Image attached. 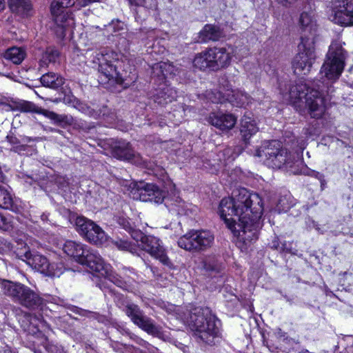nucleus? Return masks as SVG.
Segmentation results:
<instances>
[{
    "label": "nucleus",
    "instance_id": "obj_1",
    "mask_svg": "<svg viewBox=\"0 0 353 353\" xmlns=\"http://www.w3.org/2000/svg\"><path fill=\"white\" fill-rule=\"evenodd\" d=\"M347 57L346 51L339 41L331 43L327 52L326 59L321 67L320 74L322 81L319 80L314 86L310 87L303 81L299 80L295 84L287 85L279 83V90L283 96H288L295 109L301 114H309L312 118L319 119L325 112V99L324 92L327 94L334 91L332 83L341 76Z\"/></svg>",
    "mask_w": 353,
    "mask_h": 353
},
{
    "label": "nucleus",
    "instance_id": "obj_2",
    "mask_svg": "<svg viewBox=\"0 0 353 353\" xmlns=\"http://www.w3.org/2000/svg\"><path fill=\"white\" fill-rule=\"evenodd\" d=\"M263 212L261 197L244 188L234 190L231 197L223 198L219 207L221 218L236 237L241 250H246L258 239Z\"/></svg>",
    "mask_w": 353,
    "mask_h": 353
},
{
    "label": "nucleus",
    "instance_id": "obj_3",
    "mask_svg": "<svg viewBox=\"0 0 353 353\" xmlns=\"http://www.w3.org/2000/svg\"><path fill=\"white\" fill-rule=\"evenodd\" d=\"M188 326L199 342L212 345L219 332V321L208 307L192 308L187 319Z\"/></svg>",
    "mask_w": 353,
    "mask_h": 353
},
{
    "label": "nucleus",
    "instance_id": "obj_4",
    "mask_svg": "<svg viewBox=\"0 0 353 353\" xmlns=\"http://www.w3.org/2000/svg\"><path fill=\"white\" fill-rule=\"evenodd\" d=\"M118 61V54L111 50L101 49L94 52L92 63L97 65V70L100 74L99 81L101 84L116 83L124 88L130 85V82L127 81L117 70L116 63Z\"/></svg>",
    "mask_w": 353,
    "mask_h": 353
},
{
    "label": "nucleus",
    "instance_id": "obj_5",
    "mask_svg": "<svg viewBox=\"0 0 353 353\" xmlns=\"http://www.w3.org/2000/svg\"><path fill=\"white\" fill-rule=\"evenodd\" d=\"M118 307L129 317L131 321L148 334L166 340L168 336L162 327L157 325L150 317L146 316L140 307L123 296H116Z\"/></svg>",
    "mask_w": 353,
    "mask_h": 353
},
{
    "label": "nucleus",
    "instance_id": "obj_6",
    "mask_svg": "<svg viewBox=\"0 0 353 353\" xmlns=\"http://www.w3.org/2000/svg\"><path fill=\"white\" fill-rule=\"evenodd\" d=\"M254 155L272 169L288 168L292 166L291 156L277 140L264 141L256 150Z\"/></svg>",
    "mask_w": 353,
    "mask_h": 353
},
{
    "label": "nucleus",
    "instance_id": "obj_7",
    "mask_svg": "<svg viewBox=\"0 0 353 353\" xmlns=\"http://www.w3.org/2000/svg\"><path fill=\"white\" fill-rule=\"evenodd\" d=\"M1 286L5 295L23 307L30 310H37L43 305V299L24 284L6 280L1 283Z\"/></svg>",
    "mask_w": 353,
    "mask_h": 353
},
{
    "label": "nucleus",
    "instance_id": "obj_8",
    "mask_svg": "<svg viewBox=\"0 0 353 353\" xmlns=\"http://www.w3.org/2000/svg\"><path fill=\"white\" fill-rule=\"evenodd\" d=\"M214 236L208 230H191L177 241L181 248L192 252L205 251L212 247Z\"/></svg>",
    "mask_w": 353,
    "mask_h": 353
},
{
    "label": "nucleus",
    "instance_id": "obj_9",
    "mask_svg": "<svg viewBox=\"0 0 353 353\" xmlns=\"http://www.w3.org/2000/svg\"><path fill=\"white\" fill-rule=\"evenodd\" d=\"M132 239L137 243V247L148 252L152 256L158 259L163 265L172 268L173 264L167 255L162 241L152 235H145L141 231H134Z\"/></svg>",
    "mask_w": 353,
    "mask_h": 353
},
{
    "label": "nucleus",
    "instance_id": "obj_10",
    "mask_svg": "<svg viewBox=\"0 0 353 353\" xmlns=\"http://www.w3.org/2000/svg\"><path fill=\"white\" fill-rule=\"evenodd\" d=\"M76 9L75 0H54L50 4V12L55 23L61 29L60 37L65 36V30L74 25L72 12Z\"/></svg>",
    "mask_w": 353,
    "mask_h": 353
},
{
    "label": "nucleus",
    "instance_id": "obj_11",
    "mask_svg": "<svg viewBox=\"0 0 353 353\" xmlns=\"http://www.w3.org/2000/svg\"><path fill=\"white\" fill-rule=\"evenodd\" d=\"M298 48L299 52L292 62L294 72L298 75L307 74L310 71L316 58L314 42L312 39L305 40L302 37Z\"/></svg>",
    "mask_w": 353,
    "mask_h": 353
},
{
    "label": "nucleus",
    "instance_id": "obj_12",
    "mask_svg": "<svg viewBox=\"0 0 353 353\" xmlns=\"http://www.w3.org/2000/svg\"><path fill=\"white\" fill-rule=\"evenodd\" d=\"M75 225L79 234L90 243L102 245L107 241V235L102 228L84 216L77 217Z\"/></svg>",
    "mask_w": 353,
    "mask_h": 353
},
{
    "label": "nucleus",
    "instance_id": "obj_13",
    "mask_svg": "<svg viewBox=\"0 0 353 353\" xmlns=\"http://www.w3.org/2000/svg\"><path fill=\"white\" fill-rule=\"evenodd\" d=\"M79 263L87 266L92 271L101 275H107L110 265L106 263L99 253L92 248H87Z\"/></svg>",
    "mask_w": 353,
    "mask_h": 353
},
{
    "label": "nucleus",
    "instance_id": "obj_14",
    "mask_svg": "<svg viewBox=\"0 0 353 353\" xmlns=\"http://www.w3.org/2000/svg\"><path fill=\"white\" fill-rule=\"evenodd\" d=\"M139 199L144 202H154L159 204L164 201L165 193L153 183L141 182L137 188Z\"/></svg>",
    "mask_w": 353,
    "mask_h": 353
},
{
    "label": "nucleus",
    "instance_id": "obj_15",
    "mask_svg": "<svg viewBox=\"0 0 353 353\" xmlns=\"http://www.w3.org/2000/svg\"><path fill=\"white\" fill-rule=\"evenodd\" d=\"M112 156L117 159L131 161L139 165L145 164L139 154L136 153L129 142L119 141L112 148Z\"/></svg>",
    "mask_w": 353,
    "mask_h": 353
},
{
    "label": "nucleus",
    "instance_id": "obj_16",
    "mask_svg": "<svg viewBox=\"0 0 353 353\" xmlns=\"http://www.w3.org/2000/svg\"><path fill=\"white\" fill-rule=\"evenodd\" d=\"M24 248V252L20 250L17 252V256L19 259L26 261L32 269L44 274L48 261L47 258L37 252L32 253L26 246Z\"/></svg>",
    "mask_w": 353,
    "mask_h": 353
},
{
    "label": "nucleus",
    "instance_id": "obj_17",
    "mask_svg": "<svg viewBox=\"0 0 353 353\" xmlns=\"http://www.w3.org/2000/svg\"><path fill=\"white\" fill-rule=\"evenodd\" d=\"M208 57L211 59V71H217L229 65L232 57L225 48H208Z\"/></svg>",
    "mask_w": 353,
    "mask_h": 353
},
{
    "label": "nucleus",
    "instance_id": "obj_18",
    "mask_svg": "<svg viewBox=\"0 0 353 353\" xmlns=\"http://www.w3.org/2000/svg\"><path fill=\"white\" fill-rule=\"evenodd\" d=\"M332 21L341 26H353V0H343L339 8L331 15Z\"/></svg>",
    "mask_w": 353,
    "mask_h": 353
},
{
    "label": "nucleus",
    "instance_id": "obj_19",
    "mask_svg": "<svg viewBox=\"0 0 353 353\" xmlns=\"http://www.w3.org/2000/svg\"><path fill=\"white\" fill-rule=\"evenodd\" d=\"M208 122L217 129L225 131L229 130L234 126L236 119L232 114L212 112L209 115Z\"/></svg>",
    "mask_w": 353,
    "mask_h": 353
},
{
    "label": "nucleus",
    "instance_id": "obj_20",
    "mask_svg": "<svg viewBox=\"0 0 353 353\" xmlns=\"http://www.w3.org/2000/svg\"><path fill=\"white\" fill-rule=\"evenodd\" d=\"M299 25L302 32V37L306 39H311L309 37L312 36L316 31V23L313 19L312 12H303L301 14Z\"/></svg>",
    "mask_w": 353,
    "mask_h": 353
},
{
    "label": "nucleus",
    "instance_id": "obj_21",
    "mask_svg": "<svg viewBox=\"0 0 353 353\" xmlns=\"http://www.w3.org/2000/svg\"><path fill=\"white\" fill-rule=\"evenodd\" d=\"M61 246L62 250L65 254L74 258L78 263L80 261V258L83 256V254L88 248L87 245H83L81 243L71 240L65 241L61 245Z\"/></svg>",
    "mask_w": 353,
    "mask_h": 353
},
{
    "label": "nucleus",
    "instance_id": "obj_22",
    "mask_svg": "<svg viewBox=\"0 0 353 353\" xmlns=\"http://www.w3.org/2000/svg\"><path fill=\"white\" fill-rule=\"evenodd\" d=\"M124 277H121V276L112 273L111 272V267L110 266V270L108 271L107 275H101V276L107 278L110 282L113 283L115 285L123 288V289H127L128 286L132 285V282L134 281V279L130 277L128 272H129L130 274H134V271L133 269H130L128 268H124Z\"/></svg>",
    "mask_w": 353,
    "mask_h": 353
},
{
    "label": "nucleus",
    "instance_id": "obj_23",
    "mask_svg": "<svg viewBox=\"0 0 353 353\" xmlns=\"http://www.w3.org/2000/svg\"><path fill=\"white\" fill-rule=\"evenodd\" d=\"M221 29L215 25L206 24L199 33V41L208 43L210 41H216L223 37Z\"/></svg>",
    "mask_w": 353,
    "mask_h": 353
},
{
    "label": "nucleus",
    "instance_id": "obj_24",
    "mask_svg": "<svg viewBox=\"0 0 353 353\" xmlns=\"http://www.w3.org/2000/svg\"><path fill=\"white\" fill-rule=\"evenodd\" d=\"M6 140L12 145L11 151L23 154L28 148L27 143L36 140V139L26 136H20V138H18L10 132L6 136Z\"/></svg>",
    "mask_w": 353,
    "mask_h": 353
},
{
    "label": "nucleus",
    "instance_id": "obj_25",
    "mask_svg": "<svg viewBox=\"0 0 353 353\" xmlns=\"http://www.w3.org/2000/svg\"><path fill=\"white\" fill-rule=\"evenodd\" d=\"M41 84L55 90H63L65 79L60 74L54 72H48L43 74L40 78Z\"/></svg>",
    "mask_w": 353,
    "mask_h": 353
},
{
    "label": "nucleus",
    "instance_id": "obj_26",
    "mask_svg": "<svg viewBox=\"0 0 353 353\" xmlns=\"http://www.w3.org/2000/svg\"><path fill=\"white\" fill-rule=\"evenodd\" d=\"M259 130L254 120L252 118L244 116L241 120L240 133L242 139L245 145L249 143V140L252 135Z\"/></svg>",
    "mask_w": 353,
    "mask_h": 353
},
{
    "label": "nucleus",
    "instance_id": "obj_27",
    "mask_svg": "<svg viewBox=\"0 0 353 353\" xmlns=\"http://www.w3.org/2000/svg\"><path fill=\"white\" fill-rule=\"evenodd\" d=\"M177 96V91L174 88L163 85L154 96V101L161 105H164L175 100Z\"/></svg>",
    "mask_w": 353,
    "mask_h": 353
},
{
    "label": "nucleus",
    "instance_id": "obj_28",
    "mask_svg": "<svg viewBox=\"0 0 353 353\" xmlns=\"http://www.w3.org/2000/svg\"><path fill=\"white\" fill-rule=\"evenodd\" d=\"M226 99L233 106L245 107L250 103L251 98L247 93L239 90H231L225 94Z\"/></svg>",
    "mask_w": 353,
    "mask_h": 353
},
{
    "label": "nucleus",
    "instance_id": "obj_29",
    "mask_svg": "<svg viewBox=\"0 0 353 353\" xmlns=\"http://www.w3.org/2000/svg\"><path fill=\"white\" fill-rule=\"evenodd\" d=\"M8 7L12 13L21 17H26L32 10L30 0H8Z\"/></svg>",
    "mask_w": 353,
    "mask_h": 353
},
{
    "label": "nucleus",
    "instance_id": "obj_30",
    "mask_svg": "<svg viewBox=\"0 0 353 353\" xmlns=\"http://www.w3.org/2000/svg\"><path fill=\"white\" fill-rule=\"evenodd\" d=\"M0 208L10 210L14 212H19L21 209L10 192L1 185H0Z\"/></svg>",
    "mask_w": 353,
    "mask_h": 353
},
{
    "label": "nucleus",
    "instance_id": "obj_31",
    "mask_svg": "<svg viewBox=\"0 0 353 353\" xmlns=\"http://www.w3.org/2000/svg\"><path fill=\"white\" fill-rule=\"evenodd\" d=\"M203 269L209 274L213 275L222 272L224 264L222 261L216 256H207L203 262Z\"/></svg>",
    "mask_w": 353,
    "mask_h": 353
},
{
    "label": "nucleus",
    "instance_id": "obj_32",
    "mask_svg": "<svg viewBox=\"0 0 353 353\" xmlns=\"http://www.w3.org/2000/svg\"><path fill=\"white\" fill-rule=\"evenodd\" d=\"M165 205L169 211L176 212L177 214L183 215L187 214V205L179 196L174 198H165Z\"/></svg>",
    "mask_w": 353,
    "mask_h": 353
},
{
    "label": "nucleus",
    "instance_id": "obj_33",
    "mask_svg": "<svg viewBox=\"0 0 353 353\" xmlns=\"http://www.w3.org/2000/svg\"><path fill=\"white\" fill-rule=\"evenodd\" d=\"M26 56V50L21 47H12L8 48L4 54V57L14 64H20Z\"/></svg>",
    "mask_w": 353,
    "mask_h": 353
},
{
    "label": "nucleus",
    "instance_id": "obj_34",
    "mask_svg": "<svg viewBox=\"0 0 353 353\" xmlns=\"http://www.w3.org/2000/svg\"><path fill=\"white\" fill-rule=\"evenodd\" d=\"M193 66L200 70H211V59L208 57V48L195 55Z\"/></svg>",
    "mask_w": 353,
    "mask_h": 353
},
{
    "label": "nucleus",
    "instance_id": "obj_35",
    "mask_svg": "<svg viewBox=\"0 0 353 353\" xmlns=\"http://www.w3.org/2000/svg\"><path fill=\"white\" fill-rule=\"evenodd\" d=\"M112 243L121 250L128 251L133 254L140 256V250L137 245L126 239H117L112 241Z\"/></svg>",
    "mask_w": 353,
    "mask_h": 353
},
{
    "label": "nucleus",
    "instance_id": "obj_36",
    "mask_svg": "<svg viewBox=\"0 0 353 353\" xmlns=\"http://www.w3.org/2000/svg\"><path fill=\"white\" fill-rule=\"evenodd\" d=\"M59 55V53L55 48H47L40 59L39 65L41 67H48L49 63H54L57 61Z\"/></svg>",
    "mask_w": 353,
    "mask_h": 353
},
{
    "label": "nucleus",
    "instance_id": "obj_37",
    "mask_svg": "<svg viewBox=\"0 0 353 353\" xmlns=\"http://www.w3.org/2000/svg\"><path fill=\"white\" fill-rule=\"evenodd\" d=\"M89 113H90L91 117L94 119L103 118L108 122L113 121L116 117L114 112L106 105L102 106L101 108L97 110H90Z\"/></svg>",
    "mask_w": 353,
    "mask_h": 353
},
{
    "label": "nucleus",
    "instance_id": "obj_38",
    "mask_svg": "<svg viewBox=\"0 0 353 353\" xmlns=\"http://www.w3.org/2000/svg\"><path fill=\"white\" fill-rule=\"evenodd\" d=\"M46 266L43 274L50 277H59L65 271V267L61 263H49L48 261Z\"/></svg>",
    "mask_w": 353,
    "mask_h": 353
},
{
    "label": "nucleus",
    "instance_id": "obj_39",
    "mask_svg": "<svg viewBox=\"0 0 353 353\" xmlns=\"http://www.w3.org/2000/svg\"><path fill=\"white\" fill-rule=\"evenodd\" d=\"M160 68H163L165 78L169 76H174L178 72V68H176L172 63L169 62L161 61Z\"/></svg>",
    "mask_w": 353,
    "mask_h": 353
},
{
    "label": "nucleus",
    "instance_id": "obj_40",
    "mask_svg": "<svg viewBox=\"0 0 353 353\" xmlns=\"http://www.w3.org/2000/svg\"><path fill=\"white\" fill-rule=\"evenodd\" d=\"M18 109L23 112H38V107L32 102L23 101L18 105Z\"/></svg>",
    "mask_w": 353,
    "mask_h": 353
},
{
    "label": "nucleus",
    "instance_id": "obj_41",
    "mask_svg": "<svg viewBox=\"0 0 353 353\" xmlns=\"http://www.w3.org/2000/svg\"><path fill=\"white\" fill-rule=\"evenodd\" d=\"M161 65V61L159 63H154L152 67V74L154 77H157L159 80L165 79L164 70L163 68H160Z\"/></svg>",
    "mask_w": 353,
    "mask_h": 353
},
{
    "label": "nucleus",
    "instance_id": "obj_42",
    "mask_svg": "<svg viewBox=\"0 0 353 353\" xmlns=\"http://www.w3.org/2000/svg\"><path fill=\"white\" fill-rule=\"evenodd\" d=\"M12 228V225L10 218L0 213V229L4 231H8Z\"/></svg>",
    "mask_w": 353,
    "mask_h": 353
},
{
    "label": "nucleus",
    "instance_id": "obj_43",
    "mask_svg": "<svg viewBox=\"0 0 353 353\" xmlns=\"http://www.w3.org/2000/svg\"><path fill=\"white\" fill-rule=\"evenodd\" d=\"M291 206L292 204L289 203L288 200L285 196L281 197L277 203V209L279 212H285Z\"/></svg>",
    "mask_w": 353,
    "mask_h": 353
},
{
    "label": "nucleus",
    "instance_id": "obj_44",
    "mask_svg": "<svg viewBox=\"0 0 353 353\" xmlns=\"http://www.w3.org/2000/svg\"><path fill=\"white\" fill-rule=\"evenodd\" d=\"M119 223L123 227V229H125L130 234L132 238V233L134 231H141L140 230L134 228L129 222V221H128L125 219H120Z\"/></svg>",
    "mask_w": 353,
    "mask_h": 353
},
{
    "label": "nucleus",
    "instance_id": "obj_45",
    "mask_svg": "<svg viewBox=\"0 0 353 353\" xmlns=\"http://www.w3.org/2000/svg\"><path fill=\"white\" fill-rule=\"evenodd\" d=\"M48 117L57 123H68V117L63 114H58L53 112H50Z\"/></svg>",
    "mask_w": 353,
    "mask_h": 353
},
{
    "label": "nucleus",
    "instance_id": "obj_46",
    "mask_svg": "<svg viewBox=\"0 0 353 353\" xmlns=\"http://www.w3.org/2000/svg\"><path fill=\"white\" fill-rule=\"evenodd\" d=\"M307 174L312 177L317 179L320 181L321 188L322 190L325 188V185H326V181L325 179V176H324L323 174L320 173L316 171H314V170H311V171H310V172Z\"/></svg>",
    "mask_w": 353,
    "mask_h": 353
},
{
    "label": "nucleus",
    "instance_id": "obj_47",
    "mask_svg": "<svg viewBox=\"0 0 353 353\" xmlns=\"http://www.w3.org/2000/svg\"><path fill=\"white\" fill-rule=\"evenodd\" d=\"M123 25L124 24L119 20H113L111 23H110L108 25L107 28L109 31L112 30L113 32H117L123 28Z\"/></svg>",
    "mask_w": 353,
    "mask_h": 353
},
{
    "label": "nucleus",
    "instance_id": "obj_48",
    "mask_svg": "<svg viewBox=\"0 0 353 353\" xmlns=\"http://www.w3.org/2000/svg\"><path fill=\"white\" fill-rule=\"evenodd\" d=\"M97 285L99 286V288L103 291L104 292V293H107V292H109L110 294H112L114 295V301L116 302V296H121L120 294H117L114 293V290L112 288H110L107 283L105 281H101L100 283H99L97 284Z\"/></svg>",
    "mask_w": 353,
    "mask_h": 353
},
{
    "label": "nucleus",
    "instance_id": "obj_49",
    "mask_svg": "<svg viewBox=\"0 0 353 353\" xmlns=\"http://www.w3.org/2000/svg\"><path fill=\"white\" fill-rule=\"evenodd\" d=\"M76 9L81 10L82 8L86 7L92 3L101 2L103 0H75Z\"/></svg>",
    "mask_w": 353,
    "mask_h": 353
},
{
    "label": "nucleus",
    "instance_id": "obj_50",
    "mask_svg": "<svg viewBox=\"0 0 353 353\" xmlns=\"http://www.w3.org/2000/svg\"><path fill=\"white\" fill-rule=\"evenodd\" d=\"M79 128L86 132H90L95 130V126L92 123H87L85 122H81L79 124Z\"/></svg>",
    "mask_w": 353,
    "mask_h": 353
},
{
    "label": "nucleus",
    "instance_id": "obj_51",
    "mask_svg": "<svg viewBox=\"0 0 353 353\" xmlns=\"http://www.w3.org/2000/svg\"><path fill=\"white\" fill-rule=\"evenodd\" d=\"M63 103L65 104H69L72 105H75L78 103V101L77 98H75L73 95L65 94V97L63 99Z\"/></svg>",
    "mask_w": 353,
    "mask_h": 353
},
{
    "label": "nucleus",
    "instance_id": "obj_52",
    "mask_svg": "<svg viewBox=\"0 0 353 353\" xmlns=\"http://www.w3.org/2000/svg\"><path fill=\"white\" fill-rule=\"evenodd\" d=\"M87 313H89L90 314V316L94 318L97 319L99 322L104 323L105 320V317L103 315H101L96 312H86Z\"/></svg>",
    "mask_w": 353,
    "mask_h": 353
},
{
    "label": "nucleus",
    "instance_id": "obj_53",
    "mask_svg": "<svg viewBox=\"0 0 353 353\" xmlns=\"http://www.w3.org/2000/svg\"><path fill=\"white\" fill-rule=\"evenodd\" d=\"M87 313H89L90 314V316L94 318L97 319L99 322L104 323L105 320V317L103 315H101L96 312H86Z\"/></svg>",
    "mask_w": 353,
    "mask_h": 353
},
{
    "label": "nucleus",
    "instance_id": "obj_54",
    "mask_svg": "<svg viewBox=\"0 0 353 353\" xmlns=\"http://www.w3.org/2000/svg\"><path fill=\"white\" fill-rule=\"evenodd\" d=\"M270 246L272 249L279 250L280 248L279 239L277 237H274V239L270 243Z\"/></svg>",
    "mask_w": 353,
    "mask_h": 353
},
{
    "label": "nucleus",
    "instance_id": "obj_55",
    "mask_svg": "<svg viewBox=\"0 0 353 353\" xmlns=\"http://www.w3.org/2000/svg\"><path fill=\"white\" fill-rule=\"evenodd\" d=\"M80 110L82 111L83 113H85V114L89 115L90 117H91L90 113H89L90 110H94L90 108L89 106H88L86 105L81 104V105Z\"/></svg>",
    "mask_w": 353,
    "mask_h": 353
},
{
    "label": "nucleus",
    "instance_id": "obj_56",
    "mask_svg": "<svg viewBox=\"0 0 353 353\" xmlns=\"http://www.w3.org/2000/svg\"><path fill=\"white\" fill-rule=\"evenodd\" d=\"M296 0H276V1L282 4L284 6H288V5L294 3Z\"/></svg>",
    "mask_w": 353,
    "mask_h": 353
},
{
    "label": "nucleus",
    "instance_id": "obj_57",
    "mask_svg": "<svg viewBox=\"0 0 353 353\" xmlns=\"http://www.w3.org/2000/svg\"><path fill=\"white\" fill-rule=\"evenodd\" d=\"M6 8V0H0V12Z\"/></svg>",
    "mask_w": 353,
    "mask_h": 353
},
{
    "label": "nucleus",
    "instance_id": "obj_58",
    "mask_svg": "<svg viewBox=\"0 0 353 353\" xmlns=\"http://www.w3.org/2000/svg\"><path fill=\"white\" fill-rule=\"evenodd\" d=\"M0 353H14L8 347H4L3 350H0Z\"/></svg>",
    "mask_w": 353,
    "mask_h": 353
},
{
    "label": "nucleus",
    "instance_id": "obj_59",
    "mask_svg": "<svg viewBox=\"0 0 353 353\" xmlns=\"http://www.w3.org/2000/svg\"><path fill=\"white\" fill-rule=\"evenodd\" d=\"M348 234L350 236H352L353 237V226L350 228V230H349V232H348Z\"/></svg>",
    "mask_w": 353,
    "mask_h": 353
},
{
    "label": "nucleus",
    "instance_id": "obj_60",
    "mask_svg": "<svg viewBox=\"0 0 353 353\" xmlns=\"http://www.w3.org/2000/svg\"><path fill=\"white\" fill-rule=\"evenodd\" d=\"M179 345H180V346H179V347L180 348L183 349V352H185V349H186V347H186V346H185V345H183L182 343H179Z\"/></svg>",
    "mask_w": 353,
    "mask_h": 353
},
{
    "label": "nucleus",
    "instance_id": "obj_61",
    "mask_svg": "<svg viewBox=\"0 0 353 353\" xmlns=\"http://www.w3.org/2000/svg\"><path fill=\"white\" fill-rule=\"evenodd\" d=\"M312 223H313V225H314V228L316 230H319V226H318V224H317V223H316L314 221H312Z\"/></svg>",
    "mask_w": 353,
    "mask_h": 353
},
{
    "label": "nucleus",
    "instance_id": "obj_62",
    "mask_svg": "<svg viewBox=\"0 0 353 353\" xmlns=\"http://www.w3.org/2000/svg\"><path fill=\"white\" fill-rule=\"evenodd\" d=\"M34 353H41V351L40 350H34Z\"/></svg>",
    "mask_w": 353,
    "mask_h": 353
},
{
    "label": "nucleus",
    "instance_id": "obj_63",
    "mask_svg": "<svg viewBox=\"0 0 353 353\" xmlns=\"http://www.w3.org/2000/svg\"><path fill=\"white\" fill-rule=\"evenodd\" d=\"M224 101L223 99H219L218 101H216V103H222Z\"/></svg>",
    "mask_w": 353,
    "mask_h": 353
},
{
    "label": "nucleus",
    "instance_id": "obj_64",
    "mask_svg": "<svg viewBox=\"0 0 353 353\" xmlns=\"http://www.w3.org/2000/svg\"><path fill=\"white\" fill-rule=\"evenodd\" d=\"M286 299H287V301H288V302H290V304L292 303H291V300H290V299L286 298Z\"/></svg>",
    "mask_w": 353,
    "mask_h": 353
}]
</instances>
